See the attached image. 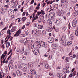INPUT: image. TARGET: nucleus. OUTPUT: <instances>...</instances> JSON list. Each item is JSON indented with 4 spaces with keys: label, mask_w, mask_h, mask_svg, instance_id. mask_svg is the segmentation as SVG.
I'll return each instance as SVG.
<instances>
[{
    "label": "nucleus",
    "mask_w": 78,
    "mask_h": 78,
    "mask_svg": "<svg viewBox=\"0 0 78 78\" xmlns=\"http://www.w3.org/2000/svg\"><path fill=\"white\" fill-rule=\"evenodd\" d=\"M34 20H36V17H34L32 20V22H34Z\"/></svg>",
    "instance_id": "obj_56"
},
{
    "label": "nucleus",
    "mask_w": 78,
    "mask_h": 78,
    "mask_svg": "<svg viewBox=\"0 0 78 78\" xmlns=\"http://www.w3.org/2000/svg\"><path fill=\"white\" fill-rule=\"evenodd\" d=\"M49 18L51 20L53 19L55 17V13L54 12H51L49 14Z\"/></svg>",
    "instance_id": "obj_3"
},
{
    "label": "nucleus",
    "mask_w": 78,
    "mask_h": 78,
    "mask_svg": "<svg viewBox=\"0 0 78 78\" xmlns=\"http://www.w3.org/2000/svg\"><path fill=\"white\" fill-rule=\"evenodd\" d=\"M69 39L70 40H73V34H71Z\"/></svg>",
    "instance_id": "obj_28"
},
{
    "label": "nucleus",
    "mask_w": 78,
    "mask_h": 78,
    "mask_svg": "<svg viewBox=\"0 0 78 78\" xmlns=\"http://www.w3.org/2000/svg\"><path fill=\"white\" fill-rule=\"evenodd\" d=\"M43 28V25H38V29H42Z\"/></svg>",
    "instance_id": "obj_30"
},
{
    "label": "nucleus",
    "mask_w": 78,
    "mask_h": 78,
    "mask_svg": "<svg viewBox=\"0 0 78 78\" xmlns=\"http://www.w3.org/2000/svg\"><path fill=\"white\" fill-rule=\"evenodd\" d=\"M14 24V23H12L11 25H10L9 27V28H11V27H12V25H13Z\"/></svg>",
    "instance_id": "obj_55"
},
{
    "label": "nucleus",
    "mask_w": 78,
    "mask_h": 78,
    "mask_svg": "<svg viewBox=\"0 0 78 78\" xmlns=\"http://www.w3.org/2000/svg\"><path fill=\"white\" fill-rule=\"evenodd\" d=\"M74 9L75 11L77 12V11H78V7H76V6H75L74 7Z\"/></svg>",
    "instance_id": "obj_31"
},
{
    "label": "nucleus",
    "mask_w": 78,
    "mask_h": 78,
    "mask_svg": "<svg viewBox=\"0 0 78 78\" xmlns=\"http://www.w3.org/2000/svg\"><path fill=\"white\" fill-rule=\"evenodd\" d=\"M4 54L5 55H4V54H3L1 56V64H2V62H3V61H2V59H3H3H4V58H5V57L6 56V55L7 54V51H5L4 52Z\"/></svg>",
    "instance_id": "obj_4"
},
{
    "label": "nucleus",
    "mask_w": 78,
    "mask_h": 78,
    "mask_svg": "<svg viewBox=\"0 0 78 78\" xmlns=\"http://www.w3.org/2000/svg\"><path fill=\"white\" fill-rule=\"evenodd\" d=\"M77 24V21L76 20H74L72 22V25L73 27H76Z\"/></svg>",
    "instance_id": "obj_8"
},
{
    "label": "nucleus",
    "mask_w": 78,
    "mask_h": 78,
    "mask_svg": "<svg viewBox=\"0 0 78 78\" xmlns=\"http://www.w3.org/2000/svg\"><path fill=\"white\" fill-rule=\"evenodd\" d=\"M46 30L47 31L49 32V27H47Z\"/></svg>",
    "instance_id": "obj_51"
},
{
    "label": "nucleus",
    "mask_w": 78,
    "mask_h": 78,
    "mask_svg": "<svg viewBox=\"0 0 78 78\" xmlns=\"http://www.w3.org/2000/svg\"><path fill=\"white\" fill-rule=\"evenodd\" d=\"M41 44L42 47H45V42L43 41H41Z\"/></svg>",
    "instance_id": "obj_21"
},
{
    "label": "nucleus",
    "mask_w": 78,
    "mask_h": 78,
    "mask_svg": "<svg viewBox=\"0 0 78 78\" xmlns=\"http://www.w3.org/2000/svg\"><path fill=\"white\" fill-rule=\"evenodd\" d=\"M72 44V41H69L68 42L67 45L68 46H69L70 45H71Z\"/></svg>",
    "instance_id": "obj_24"
},
{
    "label": "nucleus",
    "mask_w": 78,
    "mask_h": 78,
    "mask_svg": "<svg viewBox=\"0 0 78 78\" xmlns=\"http://www.w3.org/2000/svg\"><path fill=\"white\" fill-rule=\"evenodd\" d=\"M62 22V20L61 19H58V20L57 22V25H59Z\"/></svg>",
    "instance_id": "obj_22"
},
{
    "label": "nucleus",
    "mask_w": 78,
    "mask_h": 78,
    "mask_svg": "<svg viewBox=\"0 0 78 78\" xmlns=\"http://www.w3.org/2000/svg\"><path fill=\"white\" fill-rule=\"evenodd\" d=\"M57 77L58 78H63V75H62V74H59L58 73L57 74Z\"/></svg>",
    "instance_id": "obj_18"
},
{
    "label": "nucleus",
    "mask_w": 78,
    "mask_h": 78,
    "mask_svg": "<svg viewBox=\"0 0 78 78\" xmlns=\"http://www.w3.org/2000/svg\"><path fill=\"white\" fill-rule=\"evenodd\" d=\"M36 78H40V76L39 75H36Z\"/></svg>",
    "instance_id": "obj_47"
},
{
    "label": "nucleus",
    "mask_w": 78,
    "mask_h": 78,
    "mask_svg": "<svg viewBox=\"0 0 78 78\" xmlns=\"http://www.w3.org/2000/svg\"><path fill=\"white\" fill-rule=\"evenodd\" d=\"M66 15H67V17H69V16H70V11H69L67 13Z\"/></svg>",
    "instance_id": "obj_40"
},
{
    "label": "nucleus",
    "mask_w": 78,
    "mask_h": 78,
    "mask_svg": "<svg viewBox=\"0 0 78 78\" xmlns=\"http://www.w3.org/2000/svg\"><path fill=\"white\" fill-rule=\"evenodd\" d=\"M68 25H69L68 27H69V28L70 29V27H70V23H69Z\"/></svg>",
    "instance_id": "obj_64"
},
{
    "label": "nucleus",
    "mask_w": 78,
    "mask_h": 78,
    "mask_svg": "<svg viewBox=\"0 0 78 78\" xmlns=\"http://www.w3.org/2000/svg\"><path fill=\"white\" fill-rule=\"evenodd\" d=\"M45 67L46 69H48L49 67V66H48V64H46L45 65Z\"/></svg>",
    "instance_id": "obj_41"
},
{
    "label": "nucleus",
    "mask_w": 78,
    "mask_h": 78,
    "mask_svg": "<svg viewBox=\"0 0 78 78\" xmlns=\"http://www.w3.org/2000/svg\"><path fill=\"white\" fill-rule=\"evenodd\" d=\"M72 1L73 2V3H75L77 2V0H72Z\"/></svg>",
    "instance_id": "obj_42"
},
{
    "label": "nucleus",
    "mask_w": 78,
    "mask_h": 78,
    "mask_svg": "<svg viewBox=\"0 0 78 78\" xmlns=\"http://www.w3.org/2000/svg\"><path fill=\"white\" fill-rule=\"evenodd\" d=\"M20 34L21 36H22L21 37H25V34Z\"/></svg>",
    "instance_id": "obj_43"
},
{
    "label": "nucleus",
    "mask_w": 78,
    "mask_h": 78,
    "mask_svg": "<svg viewBox=\"0 0 78 78\" xmlns=\"http://www.w3.org/2000/svg\"><path fill=\"white\" fill-rule=\"evenodd\" d=\"M30 41V40H27L24 43V44L25 45H26L27 44H28V41Z\"/></svg>",
    "instance_id": "obj_38"
},
{
    "label": "nucleus",
    "mask_w": 78,
    "mask_h": 78,
    "mask_svg": "<svg viewBox=\"0 0 78 78\" xmlns=\"http://www.w3.org/2000/svg\"><path fill=\"white\" fill-rule=\"evenodd\" d=\"M12 63H9V65H10V67H12Z\"/></svg>",
    "instance_id": "obj_61"
},
{
    "label": "nucleus",
    "mask_w": 78,
    "mask_h": 78,
    "mask_svg": "<svg viewBox=\"0 0 78 78\" xmlns=\"http://www.w3.org/2000/svg\"><path fill=\"white\" fill-rule=\"evenodd\" d=\"M78 15V12H74L73 13V16L74 17H76V16H77V15Z\"/></svg>",
    "instance_id": "obj_36"
},
{
    "label": "nucleus",
    "mask_w": 78,
    "mask_h": 78,
    "mask_svg": "<svg viewBox=\"0 0 78 78\" xmlns=\"http://www.w3.org/2000/svg\"><path fill=\"white\" fill-rule=\"evenodd\" d=\"M16 30H17V27H16V26H14L12 28L11 30H10V31L11 33H13L14 31H16Z\"/></svg>",
    "instance_id": "obj_9"
},
{
    "label": "nucleus",
    "mask_w": 78,
    "mask_h": 78,
    "mask_svg": "<svg viewBox=\"0 0 78 78\" xmlns=\"http://www.w3.org/2000/svg\"><path fill=\"white\" fill-rule=\"evenodd\" d=\"M58 7L59 5H58V4H55L53 7V8L54 9H58Z\"/></svg>",
    "instance_id": "obj_17"
},
{
    "label": "nucleus",
    "mask_w": 78,
    "mask_h": 78,
    "mask_svg": "<svg viewBox=\"0 0 78 78\" xmlns=\"http://www.w3.org/2000/svg\"><path fill=\"white\" fill-rule=\"evenodd\" d=\"M7 34H8L9 35H7V37H8V39H9V38H10V37H11V32H10V30H9V29H8V30L7 31Z\"/></svg>",
    "instance_id": "obj_10"
},
{
    "label": "nucleus",
    "mask_w": 78,
    "mask_h": 78,
    "mask_svg": "<svg viewBox=\"0 0 78 78\" xmlns=\"http://www.w3.org/2000/svg\"><path fill=\"white\" fill-rule=\"evenodd\" d=\"M50 39V43H52L54 41V38L53 37H49Z\"/></svg>",
    "instance_id": "obj_16"
},
{
    "label": "nucleus",
    "mask_w": 78,
    "mask_h": 78,
    "mask_svg": "<svg viewBox=\"0 0 78 78\" xmlns=\"http://www.w3.org/2000/svg\"><path fill=\"white\" fill-rule=\"evenodd\" d=\"M58 19H55L54 20V22L57 25V23L58 22Z\"/></svg>",
    "instance_id": "obj_29"
},
{
    "label": "nucleus",
    "mask_w": 78,
    "mask_h": 78,
    "mask_svg": "<svg viewBox=\"0 0 78 78\" xmlns=\"http://www.w3.org/2000/svg\"><path fill=\"white\" fill-rule=\"evenodd\" d=\"M28 67L29 69H32L33 67V63L31 62L29 63L28 64Z\"/></svg>",
    "instance_id": "obj_15"
},
{
    "label": "nucleus",
    "mask_w": 78,
    "mask_h": 78,
    "mask_svg": "<svg viewBox=\"0 0 78 78\" xmlns=\"http://www.w3.org/2000/svg\"><path fill=\"white\" fill-rule=\"evenodd\" d=\"M0 78H3V74L1 73V72H0Z\"/></svg>",
    "instance_id": "obj_45"
},
{
    "label": "nucleus",
    "mask_w": 78,
    "mask_h": 78,
    "mask_svg": "<svg viewBox=\"0 0 78 78\" xmlns=\"http://www.w3.org/2000/svg\"><path fill=\"white\" fill-rule=\"evenodd\" d=\"M66 38V36L64 35L63 36H62V37L61 38V41H63Z\"/></svg>",
    "instance_id": "obj_23"
},
{
    "label": "nucleus",
    "mask_w": 78,
    "mask_h": 78,
    "mask_svg": "<svg viewBox=\"0 0 78 78\" xmlns=\"http://www.w3.org/2000/svg\"><path fill=\"white\" fill-rule=\"evenodd\" d=\"M7 28H8V27H5L3 29V30H6V29H7Z\"/></svg>",
    "instance_id": "obj_63"
},
{
    "label": "nucleus",
    "mask_w": 78,
    "mask_h": 78,
    "mask_svg": "<svg viewBox=\"0 0 78 78\" xmlns=\"http://www.w3.org/2000/svg\"><path fill=\"white\" fill-rule=\"evenodd\" d=\"M16 73L17 76H22V73L21 71L17 70V71Z\"/></svg>",
    "instance_id": "obj_12"
},
{
    "label": "nucleus",
    "mask_w": 78,
    "mask_h": 78,
    "mask_svg": "<svg viewBox=\"0 0 78 78\" xmlns=\"http://www.w3.org/2000/svg\"><path fill=\"white\" fill-rule=\"evenodd\" d=\"M12 10L10 9L8 11V15L9 16H12Z\"/></svg>",
    "instance_id": "obj_11"
},
{
    "label": "nucleus",
    "mask_w": 78,
    "mask_h": 78,
    "mask_svg": "<svg viewBox=\"0 0 78 78\" xmlns=\"http://www.w3.org/2000/svg\"><path fill=\"white\" fill-rule=\"evenodd\" d=\"M62 45H64V46L67 45V43L66 42V41H64L62 42Z\"/></svg>",
    "instance_id": "obj_26"
},
{
    "label": "nucleus",
    "mask_w": 78,
    "mask_h": 78,
    "mask_svg": "<svg viewBox=\"0 0 78 78\" xmlns=\"http://www.w3.org/2000/svg\"><path fill=\"white\" fill-rule=\"evenodd\" d=\"M21 30L20 29L19 30H18L16 33L13 36L14 37H18L19 36V34H20V33H21Z\"/></svg>",
    "instance_id": "obj_7"
},
{
    "label": "nucleus",
    "mask_w": 78,
    "mask_h": 78,
    "mask_svg": "<svg viewBox=\"0 0 78 78\" xmlns=\"http://www.w3.org/2000/svg\"><path fill=\"white\" fill-rule=\"evenodd\" d=\"M61 3H64V0H61Z\"/></svg>",
    "instance_id": "obj_57"
},
{
    "label": "nucleus",
    "mask_w": 78,
    "mask_h": 78,
    "mask_svg": "<svg viewBox=\"0 0 78 78\" xmlns=\"http://www.w3.org/2000/svg\"><path fill=\"white\" fill-rule=\"evenodd\" d=\"M49 75L50 76V78H52V76H53V74L52 73H49Z\"/></svg>",
    "instance_id": "obj_35"
},
{
    "label": "nucleus",
    "mask_w": 78,
    "mask_h": 78,
    "mask_svg": "<svg viewBox=\"0 0 78 78\" xmlns=\"http://www.w3.org/2000/svg\"><path fill=\"white\" fill-rule=\"evenodd\" d=\"M43 12H44V11L42 10H41V12H39V14H42V13Z\"/></svg>",
    "instance_id": "obj_49"
},
{
    "label": "nucleus",
    "mask_w": 78,
    "mask_h": 78,
    "mask_svg": "<svg viewBox=\"0 0 78 78\" xmlns=\"http://www.w3.org/2000/svg\"><path fill=\"white\" fill-rule=\"evenodd\" d=\"M52 49H56L57 48V46L55 44H53L52 45Z\"/></svg>",
    "instance_id": "obj_14"
},
{
    "label": "nucleus",
    "mask_w": 78,
    "mask_h": 78,
    "mask_svg": "<svg viewBox=\"0 0 78 78\" xmlns=\"http://www.w3.org/2000/svg\"><path fill=\"white\" fill-rule=\"evenodd\" d=\"M11 55H12V53H11L10 55L7 58L8 60H9V58H11Z\"/></svg>",
    "instance_id": "obj_48"
},
{
    "label": "nucleus",
    "mask_w": 78,
    "mask_h": 78,
    "mask_svg": "<svg viewBox=\"0 0 78 78\" xmlns=\"http://www.w3.org/2000/svg\"><path fill=\"white\" fill-rule=\"evenodd\" d=\"M30 47L31 49H33L34 47V44H30Z\"/></svg>",
    "instance_id": "obj_39"
},
{
    "label": "nucleus",
    "mask_w": 78,
    "mask_h": 78,
    "mask_svg": "<svg viewBox=\"0 0 78 78\" xmlns=\"http://www.w3.org/2000/svg\"><path fill=\"white\" fill-rule=\"evenodd\" d=\"M30 72V73L32 74L33 75H36V71L34 69L31 70Z\"/></svg>",
    "instance_id": "obj_13"
},
{
    "label": "nucleus",
    "mask_w": 78,
    "mask_h": 78,
    "mask_svg": "<svg viewBox=\"0 0 78 78\" xmlns=\"http://www.w3.org/2000/svg\"><path fill=\"white\" fill-rule=\"evenodd\" d=\"M63 71L64 72V73H70V71L68 69H66V68H63Z\"/></svg>",
    "instance_id": "obj_6"
},
{
    "label": "nucleus",
    "mask_w": 78,
    "mask_h": 78,
    "mask_svg": "<svg viewBox=\"0 0 78 78\" xmlns=\"http://www.w3.org/2000/svg\"><path fill=\"white\" fill-rule=\"evenodd\" d=\"M59 29H58V28H57L55 29V31H56V32H58V31H59Z\"/></svg>",
    "instance_id": "obj_53"
},
{
    "label": "nucleus",
    "mask_w": 78,
    "mask_h": 78,
    "mask_svg": "<svg viewBox=\"0 0 78 78\" xmlns=\"http://www.w3.org/2000/svg\"><path fill=\"white\" fill-rule=\"evenodd\" d=\"M65 61H66V62H69V58L68 57H67L65 59Z\"/></svg>",
    "instance_id": "obj_25"
},
{
    "label": "nucleus",
    "mask_w": 78,
    "mask_h": 78,
    "mask_svg": "<svg viewBox=\"0 0 78 78\" xmlns=\"http://www.w3.org/2000/svg\"><path fill=\"white\" fill-rule=\"evenodd\" d=\"M18 4V2L17 1H16L15 2V5H17Z\"/></svg>",
    "instance_id": "obj_50"
},
{
    "label": "nucleus",
    "mask_w": 78,
    "mask_h": 78,
    "mask_svg": "<svg viewBox=\"0 0 78 78\" xmlns=\"http://www.w3.org/2000/svg\"><path fill=\"white\" fill-rule=\"evenodd\" d=\"M75 34L76 36H78V31L76 30L75 32Z\"/></svg>",
    "instance_id": "obj_37"
},
{
    "label": "nucleus",
    "mask_w": 78,
    "mask_h": 78,
    "mask_svg": "<svg viewBox=\"0 0 78 78\" xmlns=\"http://www.w3.org/2000/svg\"><path fill=\"white\" fill-rule=\"evenodd\" d=\"M42 34L44 35L45 34V31L44 30H43L42 31Z\"/></svg>",
    "instance_id": "obj_44"
},
{
    "label": "nucleus",
    "mask_w": 78,
    "mask_h": 78,
    "mask_svg": "<svg viewBox=\"0 0 78 78\" xmlns=\"http://www.w3.org/2000/svg\"><path fill=\"white\" fill-rule=\"evenodd\" d=\"M6 47H7L8 48L10 46V43L9 42H7V43L6 44Z\"/></svg>",
    "instance_id": "obj_32"
},
{
    "label": "nucleus",
    "mask_w": 78,
    "mask_h": 78,
    "mask_svg": "<svg viewBox=\"0 0 78 78\" xmlns=\"http://www.w3.org/2000/svg\"><path fill=\"white\" fill-rule=\"evenodd\" d=\"M20 69H22V70L24 72H25L27 71V65H25V64L22 63L20 64Z\"/></svg>",
    "instance_id": "obj_1"
},
{
    "label": "nucleus",
    "mask_w": 78,
    "mask_h": 78,
    "mask_svg": "<svg viewBox=\"0 0 78 78\" xmlns=\"http://www.w3.org/2000/svg\"><path fill=\"white\" fill-rule=\"evenodd\" d=\"M5 8H3L2 7H1V14H3V11H5Z\"/></svg>",
    "instance_id": "obj_20"
},
{
    "label": "nucleus",
    "mask_w": 78,
    "mask_h": 78,
    "mask_svg": "<svg viewBox=\"0 0 78 78\" xmlns=\"http://www.w3.org/2000/svg\"><path fill=\"white\" fill-rule=\"evenodd\" d=\"M58 69H61V66H59L58 67Z\"/></svg>",
    "instance_id": "obj_58"
},
{
    "label": "nucleus",
    "mask_w": 78,
    "mask_h": 78,
    "mask_svg": "<svg viewBox=\"0 0 78 78\" xmlns=\"http://www.w3.org/2000/svg\"><path fill=\"white\" fill-rule=\"evenodd\" d=\"M17 6V5H15L14 6L12 7V8H14Z\"/></svg>",
    "instance_id": "obj_54"
},
{
    "label": "nucleus",
    "mask_w": 78,
    "mask_h": 78,
    "mask_svg": "<svg viewBox=\"0 0 78 78\" xmlns=\"http://www.w3.org/2000/svg\"><path fill=\"white\" fill-rule=\"evenodd\" d=\"M66 28L67 27L66 26L63 27V28L62 29V31H66Z\"/></svg>",
    "instance_id": "obj_33"
},
{
    "label": "nucleus",
    "mask_w": 78,
    "mask_h": 78,
    "mask_svg": "<svg viewBox=\"0 0 78 78\" xmlns=\"http://www.w3.org/2000/svg\"><path fill=\"white\" fill-rule=\"evenodd\" d=\"M64 6V5H62V4H60L59 5V6L60 7H62H62Z\"/></svg>",
    "instance_id": "obj_52"
},
{
    "label": "nucleus",
    "mask_w": 78,
    "mask_h": 78,
    "mask_svg": "<svg viewBox=\"0 0 78 78\" xmlns=\"http://www.w3.org/2000/svg\"><path fill=\"white\" fill-rule=\"evenodd\" d=\"M22 20L23 22H25V20H26V17H23V18L21 19Z\"/></svg>",
    "instance_id": "obj_34"
},
{
    "label": "nucleus",
    "mask_w": 78,
    "mask_h": 78,
    "mask_svg": "<svg viewBox=\"0 0 78 78\" xmlns=\"http://www.w3.org/2000/svg\"><path fill=\"white\" fill-rule=\"evenodd\" d=\"M69 58L71 59V60L72 61V60H73V57L72 56H70L69 57Z\"/></svg>",
    "instance_id": "obj_59"
},
{
    "label": "nucleus",
    "mask_w": 78,
    "mask_h": 78,
    "mask_svg": "<svg viewBox=\"0 0 78 78\" xmlns=\"http://www.w3.org/2000/svg\"><path fill=\"white\" fill-rule=\"evenodd\" d=\"M59 12L58 13L59 15H61V12L59 11Z\"/></svg>",
    "instance_id": "obj_62"
},
{
    "label": "nucleus",
    "mask_w": 78,
    "mask_h": 78,
    "mask_svg": "<svg viewBox=\"0 0 78 78\" xmlns=\"http://www.w3.org/2000/svg\"><path fill=\"white\" fill-rule=\"evenodd\" d=\"M49 22H50L49 23V26L50 27L49 28V31H51L53 30V29L55 30L56 28H55V26H53V28L52 27V22H51V20H49Z\"/></svg>",
    "instance_id": "obj_2"
},
{
    "label": "nucleus",
    "mask_w": 78,
    "mask_h": 78,
    "mask_svg": "<svg viewBox=\"0 0 78 78\" xmlns=\"http://www.w3.org/2000/svg\"><path fill=\"white\" fill-rule=\"evenodd\" d=\"M5 33V31L2 30L0 33V34L1 35V36H2L3 35V34Z\"/></svg>",
    "instance_id": "obj_27"
},
{
    "label": "nucleus",
    "mask_w": 78,
    "mask_h": 78,
    "mask_svg": "<svg viewBox=\"0 0 78 78\" xmlns=\"http://www.w3.org/2000/svg\"><path fill=\"white\" fill-rule=\"evenodd\" d=\"M36 32H37V30L34 29L32 30V34L33 35H34L35 34H36Z\"/></svg>",
    "instance_id": "obj_19"
},
{
    "label": "nucleus",
    "mask_w": 78,
    "mask_h": 78,
    "mask_svg": "<svg viewBox=\"0 0 78 78\" xmlns=\"http://www.w3.org/2000/svg\"><path fill=\"white\" fill-rule=\"evenodd\" d=\"M13 77H16V73H13Z\"/></svg>",
    "instance_id": "obj_46"
},
{
    "label": "nucleus",
    "mask_w": 78,
    "mask_h": 78,
    "mask_svg": "<svg viewBox=\"0 0 78 78\" xmlns=\"http://www.w3.org/2000/svg\"><path fill=\"white\" fill-rule=\"evenodd\" d=\"M34 55H37L38 53H39V49L37 48H34Z\"/></svg>",
    "instance_id": "obj_5"
},
{
    "label": "nucleus",
    "mask_w": 78,
    "mask_h": 78,
    "mask_svg": "<svg viewBox=\"0 0 78 78\" xmlns=\"http://www.w3.org/2000/svg\"><path fill=\"white\" fill-rule=\"evenodd\" d=\"M3 23L2 22H1L0 23V26H2L3 25Z\"/></svg>",
    "instance_id": "obj_60"
}]
</instances>
